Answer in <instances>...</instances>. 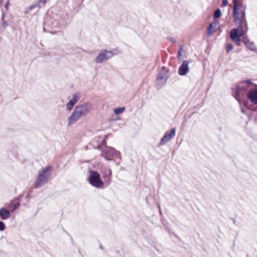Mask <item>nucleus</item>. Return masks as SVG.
Wrapping results in <instances>:
<instances>
[{"label": "nucleus", "instance_id": "obj_1", "mask_svg": "<svg viewBox=\"0 0 257 257\" xmlns=\"http://www.w3.org/2000/svg\"><path fill=\"white\" fill-rule=\"evenodd\" d=\"M92 107V105L90 102L84 103L75 106L73 112L68 117L69 125L87 115L91 111Z\"/></svg>", "mask_w": 257, "mask_h": 257}, {"label": "nucleus", "instance_id": "obj_2", "mask_svg": "<svg viewBox=\"0 0 257 257\" xmlns=\"http://www.w3.org/2000/svg\"><path fill=\"white\" fill-rule=\"evenodd\" d=\"M52 172V169L50 166H46L39 170L35 181V188H38L46 184Z\"/></svg>", "mask_w": 257, "mask_h": 257}, {"label": "nucleus", "instance_id": "obj_3", "mask_svg": "<svg viewBox=\"0 0 257 257\" xmlns=\"http://www.w3.org/2000/svg\"><path fill=\"white\" fill-rule=\"evenodd\" d=\"M244 17L245 12L242 11V42L247 49L251 51H256L254 43L250 42L246 35V33L248 31V27L246 21L244 19Z\"/></svg>", "mask_w": 257, "mask_h": 257}, {"label": "nucleus", "instance_id": "obj_4", "mask_svg": "<svg viewBox=\"0 0 257 257\" xmlns=\"http://www.w3.org/2000/svg\"><path fill=\"white\" fill-rule=\"evenodd\" d=\"M88 173V181L89 183L96 188H103L104 182L101 179L100 174L97 171L92 170L89 171Z\"/></svg>", "mask_w": 257, "mask_h": 257}, {"label": "nucleus", "instance_id": "obj_5", "mask_svg": "<svg viewBox=\"0 0 257 257\" xmlns=\"http://www.w3.org/2000/svg\"><path fill=\"white\" fill-rule=\"evenodd\" d=\"M102 144L106 146L105 139L102 140ZM100 156L108 161L111 160L114 157H118L120 159V153L118 152L112 147L106 146L102 150Z\"/></svg>", "mask_w": 257, "mask_h": 257}, {"label": "nucleus", "instance_id": "obj_6", "mask_svg": "<svg viewBox=\"0 0 257 257\" xmlns=\"http://www.w3.org/2000/svg\"><path fill=\"white\" fill-rule=\"evenodd\" d=\"M239 19L241 20V17H240V14L239 13ZM238 25L237 28H233L230 31L229 36L231 40L235 42L238 46L240 45V37H241V21L238 22V24H236Z\"/></svg>", "mask_w": 257, "mask_h": 257}, {"label": "nucleus", "instance_id": "obj_7", "mask_svg": "<svg viewBox=\"0 0 257 257\" xmlns=\"http://www.w3.org/2000/svg\"><path fill=\"white\" fill-rule=\"evenodd\" d=\"M240 91L241 86L239 83L231 88L232 95L238 101L239 105H241Z\"/></svg>", "mask_w": 257, "mask_h": 257}, {"label": "nucleus", "instance_id": "obj_8", "mask_svg": "<svg viewBox=\"0 0 257 257\" xmlns=\"http://www.w3.org/2000/svg\"><path fill=\"white\" fill-rule=\"evenodd\" d=\"M176 130H170L167 131L161 140L159 145L162 146L168 142L171 139L175 136Z\"/></svg>", "mask_w": 257, "mask_h": 257}, {"label": "nucleus", "instance_id": "obj_9", "mask_svg": "<svg viewBox=\"0 0 257 257\" xmlns=\"http://www.w3.org/2000/svg\"><path fill=\"white\" fill-rule=\"evenodd\" d=\"M233 7V14L232 18L233 21L236 24H238V22H240V20L239 19V12L238 7L239 6V0H232Z\"/></svg>", "mask_w": 257, "mask_h": 257}, {"label": "nucleus", "instance_id": "obj_10", "mask_svg": "<svg viewBox=\"0 0 257 257\" xmlns=\"http://www.w3.org/2000/svg\"><path fill=\"white\" fill-rule=\"evenodd\" d=\"M110 58L107 54V50L104 49L101 50V52L98 53V55L95 58V62L97 63H101L103 61H107Z\"/></svg>", "mask_w": 257, "mask_h": 257}, {"label": "nucleus", "instance_id": "obj_11", "mask_svg": "<svg viewBox=\"0 0 257 257\" xmlns=\"http://www.w3.org/2000/svg\"><path fill=\"white\" fill-rule=\"evenodd\" d=\"M189 62L188 60H184L179 68L178 73L179 75L183 76L186 74L189 70L188 64Z\"/></svg>", "mask_w": 257, "mask_h": 257}, {"label": "nucleus", "instance_id": "obj_12", "mask_svg": "<svg viewBox=\"0 0 257 257\" xmlns=\"http://www.w3.org/2000/svg\"><path fill=\"white\" fill-rule=\"evenodd\" d=\"M80 98V94L79 93H75L73 95L72 98L66 104L67 109L68 110H71L74 104L78 101Z\"/></svg>", "mask_w": 257, "mask_h": 257}, {"label": "nucleus", "instance_id": "obj_13", "mask_svg": "<svg viewBox=\"0 0 257 257\" xmlns=\"http://www.w3.org/2000/svg\"><path fill=\"white\" fill-rule=\"evenodd\" d=\"M219 28V23L217 22L211 23L207 28V35L209 36L213 33L216 32Z\"/></svg>", "mask_w": 257, "mask_h": 257}, {"label": "nucleus", "instance_id": "obj_14", "mask_svg": "<svg viewBox=\"0 0 257 257\" xmlns=\"http://www.w3.org/2000/svg\"><path fill=\"white\" fill-rule=\"evenodd\" d=\"M105 181L109 184L111 182V170L109 168H104L101 172Z\"/></svg>", "mask_w": 257, "mask_h": 257}, {"label": "nucleus", "instance_id": "obj_15", "mask_svg": "<svg viewBox=\"0 0 257 257\" xmlns=\"http://www.w3.org/2000/svg\"><path fill=\"white\" fill-rule=\"evenodd\" d=\"M168 77V75L167 73L160 72L157 78L158 83L163 85L166 82Z\"/></svg>", "mask_w": 257, "mask_h": 257}, {"label": "nucleus", "instance_id": "obj_16", "mask_svg": "<svg viewBox=\"0 0 257 257\" xmlns=\"http://www.w3.org/2000/svg\"><path fill=\"white\" fill-rule=\"evenodd\" d=\"M0 217L3 220L7 219L10 217L9 211L4 208L0 209Z\"/></svg>", "mask_w": 257, "mask_h": 257}, {"label": "nucleus", "instance_id": "obj_17", "mask_svg": "<svg viewBox=\"0 0 257 257\" xmlns=\"http://www.w3.org/2000/svg\"><path fill=\"white\" fill-rule=\"evenodd\" d=\"M20 206V203L17 200L13 201L11 205L10 206V208L12 212L15 211Z\"/></svg>", "mask_w": 257, "mask_h": 257}, {"label": "nucleus", "instance_id": "obj_18", "mask_svg": "<svg viewBox=\"0 0 257 257\" xmlns=\"http://www.w3.org/2000/svg\"><path fill=\"white\" fill-rule=\"evenodd\" d=\"M119 53V52L118 51V48L113 49L110 51L107 50V54H108V55L110 59L111 57H112L113 55H116V54H118Z\"/></svg>", "mask_w": 257, "mask_h": 257}, {"label": "nucleus", "instance_id": "obj_19", "mask_svg": "<svg viewBox=\"0 0 257 257\" xmlns=\"http://www.w3.org/2000/svg\"><path fill=\"white\" fill-rule=\"evenodd\" d=\"M38 7L36 2L34 3L33 4L29 6V7L27 8L25 10V14H28L30 11L32 10L33 9Z\"/></svg>", "mask_w": 257, "mask_h": 257}, {"label": "nucleus", "instance_id": "obj_20", "mask_svg": "<svg viewBox=\"0 0 257 257\" xmlns=\"http://www.w3.org/2000/svg\"><path fill=\"white\" fill-rule=\"evenodd\" d=\"M125 109V108L124 107L115 108L114 109V113L116 115H118L120 113L123 112Z\"/></svg>", "mask_w": 257, "mask_h": 257}, {"label": "nucleus", "instance_id": "obj_21", "mask_svg": "<svg viewBox=\"0 0 257 257\" xmlns=\"http://www.w3.org/2000/svg\"><path fill=\"white\" fill-rule=\"evenodd\" d=\"M221 15V12L220 9H216L214 13L213 14V18L214 19H216L219 18Z\"/></svg>", "mask_w": 257, "mask_h": 257}, {"label": "nucleus", "instance_id": "obj_22", "mask_svg": "<svg viewBox=\"0 0 257 257\" xmlns=\"http://www.w3.org/2000/svg\"><path fill=\"white\" fill-rule=\"evenodd\" d=\"M38 8H41L46 3V0H39L35 2Z\"/></svg>", "mask_w": 257, "mask_h": 257}, {"label": "nucleus", "instance_id": "obj_23", "mask_svg": "<svg viewBox=\"0 0 257 257\" xmlns=\"http://www.w3.org/2000/svg\"><path fill=\"white\" fill-rule=\"evenodd\" d=\"M233 48V46L231 43H227L226 44V52L228 53L231 51Z\"/></svg>", "mask_w": 257, "mask_h": 257}, {"label": "nucleus", "instance_id": "obj_24", "mask_svg": "<svg viewBox=\"0 0 257 257\" xmlns=\"http://www.w3.org/2000/svg\"><path fill=\"white\" fill-rule=\"evenodd\" d=\"M182 49H183V46L182 45H180V49H179V51L178 52V53H177V58L178 59L180 58L181 56H182L181 51H182Z\"/></svg>", "mask_w": 257, "mask_h": 257}, {"label": "nucleus", "instance_id": "obj_25", "mask_svg": "<svg viewBox=\"0 0 257 257\" xmlns=\"http://www.w3.org/2000/svg\"><path fill=\"white\" fill-rule=\"evenodd\" d=\"M5 229V225L4 223L0 221V231H3Z\"/></svg>", "mask_w": 257, "mask_h": 257}, {"label": "nucleus", "instance_id": "obj_26", "mask_svg": "<svg viewBox=\"0 0 257 257\" xmlns=\"http://www.w3.org/2000/svg\"><path fill=\"white\" fill-rule=\"evenodd\" d=\"M8 11L6 10H2V21H4L5 20V17Z\"/></svg>", "mask_w": 257, "mask_h": 257}, {"label": "nucleus", "instance_id": "obj_27", "mask_svg": "<svg viewBox=\"0 0 257 257\" xmlns=\"http://www.w3.org/2000/svg\"><path fill=\"white\" fill-rule=\"evenodd\" d=\"M3 21V23H2V26L3 27V28L4 29H5L7 28V27L9 25V24L7 23V22H6L5 21V20L4 21Z\"/></svg>", "mask_w": 257, "mask_h": 257}, {"label": "nucleus", "instance_id": "obj_28", "mask_svg": "<svg viewBox=\"0 0 257 257\" xmlns=\"http://www.w3.org/2000/svg\"><path fill=\"white\" fill-rule=\"evenodd\" d=\"M167 39L169 40L171 42H173V43H176V39L173 38V37H168Z\"/></svg>", "mask_w": 257, "mask_h": 257}, {"label": "nucleus", "instance_id": "obj_29", "mask_svg": "<svg viewBox=\"0 0 257 257\" xmlns=\"http://www.w3.org/2000/svg\"><path fill=\"white\" fill-rule=\"evenodd\" d=\"M228 4L227 0H222L221 7H226Z\"/></svg>", "mask_w": 257, "mask_h": 257}, {"label": "nucleus", "instance_id": "obj_30", "mask_svg": "<svg viewBox=\"0 0 257 257\" xmlns=\"http://www.w3.org/2000/svg\"><path fill=\"white\" fill-rule=\"evenodd\" d=\"M9 6H10V2H9V1H8L5 4V8H6L5 10L6 11H8V8H9Z\"/></svg>", "mask_w": 257, "mask_h": 257}, {"label": "nucleus", "instance_id": "obj_31", "mask_svg": "<svg viewBox=\"0 0 257 257\" xmlns=\"http://www.w3.org/2000/svg\"><path fill=\"white\" fill-rule=\"evenodd\" d=\"M159 208L160 209V212H161V209H160V206H159Z\"/></svg>", "mask_w": 257, "mask_h": 257}]
</instances>
